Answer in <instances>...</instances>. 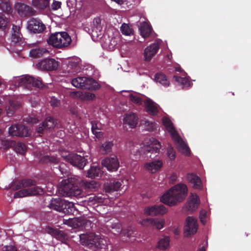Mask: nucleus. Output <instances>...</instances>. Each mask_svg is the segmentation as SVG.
<instances>
[{"label":"nucleus","instance_id":"obj_1","mask_svg":"<svg viewBox=\"0 0 251 251\" xmlns=\"http://www.w3.org/2000/svg\"><path fill=\"white\" fill-rule=\"evenodd\" d=\"M187 193L188 188L185 184H177L164 194L160 198V201L168 205L173 206L184 200L187 196Z\"/></svg>","mask_w":251,"mask_h":251},{"label":"nucleus","instance_id":"obj_2","mask_svg":"<svg viewBox=\"0 0 251 251\" xmlns=\"http://www.w3.org/2000/svg\"><path fill=\"white\" fill-rule=\"evenodd\" d=\"M79 241L82 246L92 251L105 248L107 245L105 239L94 232L81 234L79 235Z\"/></svg>","mask_w":251,"mask_h":251},{"label":"nucleus","instance_id":"obj_3","mask_svg":"<svg viewBox=\"0 0 251 251\" xmlns=\"http://www.w3.org/2000/svg\"><path fill=\"white\" fill-rule=\"evenodd\" d=\"M59 192L64 196H76L80 194L81 190L77 180L75 178H69L62 181L59 187Z\"/></svg>","mask_w":251,"mask_h":251},{"label":"nucleus","instance_id":"obj_4","mask_svg":"<svg viewBox=\"0 0 251 251\" xmlns=\"http://www.w3.org/2000/svg\"><path fill=\"white\" fill-rule=\"evenodd\" d=\"M47 42L54 48L63 49L71 44L72 39L66 32H55L51 34Z\"/></svg>","mask_w":251,"mask_h":251},{"label":"nucleus","instance_id":"obj_5","mask_svg":"<svg viewBox=\"0 0 251 251\" xmlns=\"http://www.w3.org/2000/svg\"><path fill=\"white\" fill-rule=\"evenodd\" d=\"M18 85L31 89L32 87L42 88L43 83L40 78H35L32 76L25 75L18 80Z\"/></svg>","mask_w":251,"mask_h":251},{"label":"nucleus","instance_id":"obj_6","mask_svg":"<svg viewBox=\"0 0 251 251\" xmlns=\"http://www.w3.org/2000/svg\"><path fill=\"white\" fill-rule=\"evenodd\" d=\"M72 206H73V204L67 202L60 198H52L48 206L56 211L66 213L68 212L67 209L70 208Z\"/></svg>","mask_w":251,"mask_h":251},{"label":"nucleus","instance_id":"obj_7","mask_svg":"<svg viewBox=\"0 0 251 251\" xmlns=\"http://www.w3.org/2000/svg\"><path fill=\"white\" fill-rule=\"evenodd\" d=\"M64 159L66 161L80 169H82L87 162L84 157L73 153L68 154L64 157Z\"/></svg>","mask_w":251,"mask_h":251},{"label":"nucleus","instance_id":"obj_8","mask_svg":"<svg viewBox=\"0 0 251 251\" xmlns=\"http://www.w3.org/2000/svg\"><path fill=\"white\" fill-rule=\"evenodd\" d=\"M9 134L12 136L27 137L30 135L27 127L22 125H13L8 129Z\"/></svg>","mask_w":251,"mask_h":251},{"label":"nucleus","instance_id":"obj_9","mask_svg":"<svg viewBox=\"0 0 251 251\" xmlns=\"http://www.w3.org/2000/svg\"><path fill=\"white\" fill-rule=\"evenodd\" d=\"M27 28L31 32L40 33L44 31L46 26L40 19L32 18L27 22Z\"/></svg>","mask_w":251,"mask_h":251},{"label":"nucleus","instance_id":"obj_10","mask_svg":"<svg viewBox=\"0 0 251 251\" xmlns=\"http://www.w3.org/2000/svg\"><path fill=\"white\" fill-rule=\"evenodd\" d=\"M58 66V62L51 58L44 59L38 64V66L40 69L48 71L56 70Z\"/></svg>","mask_w":251,"mask_h":251},{"label":"nucleus","instance_id":"obj_11","mask_svg":"<svg viewBox=\"0 0 251 251\" xmlns=\"http://www.w3.org/2000/svg\"><path fill=\"white\" fill-rule=\"evenodd\" d=\"M15 8L21 17H30L35 13V11L31 6L24 3H16Z\"/></svg>","mask_w":251,"mask_h":251},{"label":"nucleus","instance_id":"obj_12","mask_svg":"<svg viewBox=\"0 0 251 251\" xmlns=\"http://www.w3.org/2000/svg\"><path fill=\"white\" fill-rule=\"evenodd\" d=\"M160 148V143L157 140H153L150 145L145 147L144 151L148 157L153 158L157 156L156 154L159 153Z\"/></svg>","mask_w":251,"mask_h":251},{"label":"nucleus","instance_id":"obj_13","mask_svg":"<svg viewBox=\"0 0 251 251\" xmlns=\"http://www.w3.org/2000/svg\"><path fill=\"white\" fill-rule=\"evenodd\" d=\"M167 211L166 208L163 204L153 205L145 208V213L150 216L163 215Z\"/></svg>","mask_w":251,"mask_h":251},{"label":"nucleus","instance_id":"obj_14","mask_svg":"<svg viewBox=\"0 0 251 251\" xmlns=\"http://www.w3.org/2000/svg\"><path fill=\"white\" fill-rule=\"evenodd\" d=\"M160 48L158 43L155 42L151 44L145 48L144 52V60L146 61H150L152 58L156 54Z\"/></svg>","mask_w":251,"mask_h":251},{"label":"nucleus","instance_id":"obj_15","mask_svg":"<svg viewBox=\"0 0 251 251\" xmlns=\"http://www.w3.org/2000/svg\"><path fill=\"white\" fill-rule=\"evenodd\" d=\"M186 225L185 226L184 231L188 235L194 234L198 229L197 220L192 217H188L186 220Z\"/></svg>","mask_w":251,"mask_h":251},{"label":"nucleus","instance_id":"obj_16","mask_svg":"<svg viewBox=\"0 0 251 251\" xmlns=\"http://www.w3.org/2000/svg\"><path fill=\"white\" fill-rule=\"evenodd\" d=\"M102 164L111 171H116L119 166V162L117 157L114 155L103 159Z\"/></svg>","mask_w":251,"mask_h":251},{"label":"nucleus","instance_id":"obj_17","mask_svg":"<svg viewBox=\"0 0 251 251\" xmlns=\"http://www.w3.org/2000/svg\"><path fill=\"white\" fill-rule=\"evenodd\" d=\"M144 106L146 111L151 115H156L159 112V105L151 99L148 98L144 101Z\"/></svg>","mask_w":251,"mask_h":251},{"label":"nucleus","instance_id":"obj_18","mask_svg":"<svg viewBox=\"0 0 251 251\" xmlns=\"http://www.w3.org/2000/svg\"><path fill=\"white\" fill-rule=\"evenodd\" d=\"M163 124L168 132L171 135L172 137L176 140H178L179 139L178 134L171 120L166 117L164 118L163 119Z\"/></svg>","mask_w":251,"mask_h":251},{"label":"nucleus","instance_id":"obj_19","mask_svg":"<svg viewBox=\"0 0 251 251\" xmlns=\"http://www.w3.org/2000/svg\"><path fill=\"white\" fill-rule=\"evenodd\" d=\"M162 166V161L160 160H157L146 163L144 167L149 172L154 174L159 171Z\"/></svg>","mask_w":251,"mask_h":251},{"label":"nucleus","instance_id":"obj_20","mask_svg":"<svg viewBox=\"0 0 251 251\" xmlns=\"http://www.w3.org/2000/svg\"><path fill=\"white\" fill-rule=\"evenodd\" d=\"M122 185L119 181L111 179L104 184V189L106 193H111L118 191Z\"/></svg>","mask_w":251,"mask_h":251},{"label":"nucleus","instance_id":"obj_21","mask_svg":"<svg viewBox=\"0 0 251 251\" xmlns=\"http://www.w3.org/2000/svg\"><path fill=\"white\" fill-rule=\"evenodd\" d=\"M47 232L52 236L61 242L66 241L68 238L67 234L64 231L50 227L47 228Z\"/></svg>","mask_w":251,"mask_h":251},{"label":"nucleus","instance_id":"obj_22","mask_svg":"<svg viewBox=\"0 0 251 251\" xmlns=\"http://www.w3.org/2000/svg\"><path fill=\"white\" fill-rule=\"evenodd\" d=\"M138 118L134 113L126 114L124 119V124L128 125L129 127L133 128L136 126Z\"/></svg>","mask_w":251,"mask_h":251},{"label":"nucleus","instance_id":"obj_23","mask_svg":"<svg viewBox=\"0 0 251 251\" xmlns=\"http://www.w3.org/2000/svg\"><path fill=\"white\" fill-rule=\"evenodd\" d=\"M83 89L90 90H97L100 88V85L93 78L85 77Z\"/></svg>","mask_w":251,"mask_h":251},{"label":"nucleus","instance_id":"obj_24","mask_svg":"<svg viewBox=\"0 0 251 251\" xmlns=\"http://www.w3.org/2000/svg\"><path fill=\"white\" fill-rule=\"evenodd\" d=\"M59 159L54 155H46L40 159V162L42 164L55 165L59 164Z\"/></svg>","mask_w":251,"mask_h":251},{"label":"nucleus","instance_id":"obj_25","mask_svg":"<svg viewBox=\"0 0 251 251\" xmlns=\"http://www.w3.org/2000/svg\"><path fill=\"white\" fill-rule=\"evenodd\" d=\"M187 179L188 181L193 185V187L196 189H200L201 187V182L200 178L194 174L187 175Z\"/></svg>","mask_w":251,"mask_h":251},{"label":"nucleus","instance_id":"obj_26","mask_svg":"<svg viewBox=\"0 0 251 251\" xmlns=\"http://www.w3.org/2000/svg\"><path fill=\"white\" fill-rule=\"evenodd\" d=\"M200 203L199 199L197 195H192L191 200L186 204L187 209L189 211H194L198 207Z\"/></svg>","mask_w":251,"mask_h":251},{"label":"nucleus","instance_id":"obj_27","mask_svg":"<svg viewBox=\"0 0 251 251\" xmlns=\"http://www.w3.org/2000/svg\"><path fill=\"white\" fill-rule=\"evenodd\" d=\"M32 5L37 9L45 10L50 7V0H32Z\"/></svg>","mask_w":251,"mask_h":251},{"label":"nucleus","instance_id":"obj_28","mask_svg":"<svg viewBox=\"0 0 251 251\" xmlns=\"http://www.w3.org/2000/svg\"><path fill=\"white\" fill-rule=\"evenodd\" d=\"M139 29L141 35L144 38L148 37L151 32V27L147 22L141 23Z\"/></svg>","mask_w":251,"mask_h":251},{"label":"nucleus","instance_id":"obj_29","mask_svg":"<svg viewBox=\"0 0 251 251\" xmlns=\"http://www.w3.org/2000/svg\"><path fill=\"white\" fill-rule=\"evenodd\" d=\"M12 31L13 33L11 36L12 42L15 43L20 42L22 37V35L20 32V27L13 25L12 26Z\"/></svg>","mask_w":251,"mask_h":251},{"label":"nucleus","instance_id":"obj_30","mask_svg":"<svg viewBox=\"0 0 251 251\" xmlns=\"http://www.w3.org/2000/svg\"><path fill=\"white\" fill-rule=\"evenodd\" d=\"M49 53L47 50L43 48H38L30 50L29 54L31 57L38 58Z\"/></svg>","mask_w":251,"mask_h":251},{"label":"nucleus","instance_id":"obj_31","mask_svg":"<svg viewBox=\"0 0 251 251\" xmlns=\"http://www.w3.org/2000/svg\"><path fill=\"white\" fill-rule=\"evenodd\" d=\"M102 171L98 166H92L88 170L87 176L91 178H96L101 176Z\"/></svg>","mask_w":251,"mask_h":251},{"label":"nucleus","instance_id":"obj_32","mask_svg":"<svg viewBox=\"0 0 251 251\" xmlns=\"http://www.w3.org/2000/svg\"><path fill=\"white\" fill-rule=\"evenodd\" d=\"M154 80L165 87L169 86L170 81L167 78L166 76L162 73H157L154 75Z\"/></svg>","mask_w":251,"mask_h":251},{"label":"nucleus","instance_id":"obj_33","mask_svg":"<svg viewBox=\"0 0 251 251\" xmlns=\"http://www.w3.org/2000/svg\"><path fill=\"white\" fill-rule=\"evenodd\" d=\"M83 185L85 189H87L91 191H96L100 187L99 183L94 180H86L83 182Z\"/></svg>","mask_w":251,"mask_h":251},{"label":"nucleus","instance_id":"obj_34","mask_svg":"<svg viewBox=\"0 0 251 251\" xmlns=\"http://www.w3.org/2000/svg\"><path fill=\"white\" fill-rule=\"evenodd\" d=\"M113 146L112 142L106 141L100 146V151L103 154L108 153L111 151Z\"/></svg>","mask_w":251,"mask_h":251},{"label":"nucleus","instance_id":"obj_35","mask_svg":"<svg viewBox=\"0 0 251 251\" xmlns=\"http://www.w3.org/2000/svg\"><path fill=\"white\" fill-rule=\"evenodd\" d=\"M42 123L44 128L48 130L53 128L57 123L52 117H48Z\"/></svg>","mask_w":251,"mask_h":251},{"label":"nucleus","instance_id":"obj_36","mask_svg":"<svg viewBox=\"0 0 251 251\" xmlns=\"http://www.w3.org/2000/svg\"><path fill=\"white\" fill-rule=\"evenodd\" d=\"M107 199V196L102 194H98L97 195L89 198V201L93 204L102 203L104 200Z\"/></svg>","mask_w":251,"mask_h":251},{"label":"nucleus","instance_id":"obj_37","mask_svg":"<svg viewBox=\"0 0 251 251\" xmlns=\"http://www.w3.org/2000/svg\"><path fill=\"white\" fill-rule=\"evenodd\" d=\"M170 242V237L169 236H165L158 241L157 247L161 250H165L169 247Z\"/></svg>","mask_w":251,"mask_h":251},{"label":"nucleus","instance_id":"obj_38","mask_svg":"<svg viewBox=\"0 0 251 251\" xmlns=\"http://www.w3.org/2000/svg\"><path fill=\"white\" fill-rule=\"evenodd\" d=\"M33 186L31 188L26 189L28 193V196L39 195L44 193V191L42 187L35 185Z\"/></svg>","mask_w":251,"mask_h":251},{"label":"nucleus","instance_id":"obj_39","mask_svg":"<svg viewBox=\"0 0 251 251\" xmlns=\"http://www.w3.org/2000/svg\"><path fill=\"white\" fill-rule=\"evenodd\" d=\"M10 106L6 108V113L8 116L12 115L13 114L15 110L17 109L20 106V104L14 100H9Z\"/></svg>","mask_w":251,"mask_h":251},{"label":"nucleus","instance_id":"obj_40","mask_svg":"<svg viewBox=\"0 0 251 251\" xmlns=\"http://www.w3.org/2000/svg\"><path fill=\"white\" fill-rule=\"evenodd\" d=\"M14 150L18 153L21 154H24L26 152V148L25 145L21 142L16 143L13 147Z\"/></svg>","mask_w":251,"mask_h":251},{"label":"nucleus","instance_id":"obj_41","mask_svg":"<svg viewBox=\"0 0 251 251\" xmlns=\"http://www.w3.org/2000/svg\"><path fill=\"white\" fill-rule=\"evenodd\" d=\"M85 77H77L72 80V85L78 88L83 89Z\"/></svg>","mask_w":251,"mask_h":251},{"label":"nucleus","instance_id":"obj_42","mask_svg":"<svg viewBox=\"0 0 251 251\" xmlns=\"http://www.w3.org/2000/svg\"><path fill=\"white\" fill-rule=\"evenodd\" d=\"M78 70L79 65L78 62L74 61H71L69 62L67 67V70L68 73H76Z\"/></svg>","mask_w":251,"mask_h":251},{"label":"nucleus","instance_id":"obj_43","mask_svg":"<svg viewBox=\"0 0 251 251\" xmlns=\"http://www.w3.org/2000/svg\"><path fill=\"white\" fill-rule=\"evenodd\" d=\"M23 188L22 180H16L11 182L8 187H6V189H11L13 191L18 190Z\"/></svg>","mask_w":251,"mask_h":251},{"label":"nucleus","instance_id":"obj_44","mask_svg":"<svg viewBox=\"0 0 251 251\" xmlns=\"http://www.w3.org/2000/svg\"><path fill=\"white\" fill-rule=\"evenodd\" d=\"M0 9L4 12H10L11 6L9 0H0Z\"/></svg>","mask_w":251,"mask_h":251},{"label":"nucleus","instance_id":"obj_45","mask_svg":"<svg viewBox=\"0 0 251 251\" xmlns=\"http://www.w3.org/2000/svg\"><path fill=\"white\" fill-rule=\"evenodd\" d=\"M152 222V226L155 227L157 229H161L164 226L165 220L164 219H153Z\"/></svg>","mask_w":251,"mask_h":251},{"label":"nucleus","instance_id":"obj_46","mask_svg":"<svg viewBox=\"0 0 251 251\" xmlns=\"http://www.w3.org/2000/svg\"><path fill=\"white\" fill-rule=\"evenodd\" d=\"M174 77L176 82L180 83L183 86H189L190 85L189 80L186 77H182L178 76H174Z\"/></svg>","mask_w":251,"mask_h":251},{"label":"nucleus","instance_id":"obj_47","mask_svg":"<svg viewBox=\"0 0 251 251\" xmlns=\"http://www.w3.org/2000/svg\"><path fill=\"white\" fill-rule=\"evenodd\" d=\"M1 145L5 150H8L9 148H13L15 145V141L8 140H3L1 142Z\"/></svg>","mask_w":251,"mask_h":251},{"label":"nucleus","instance_id":"obj_48","mask_svg":"<svg viewBox=\"0 0 251 251\" xmlns=\"http://www.w3.org/2000/svg\"><path fill=\"white\" fill-rule=\"evenodd\" d=\"M23 185V188H28L32 186H35L36 181L35 180L31 179H25L21 180Z\"/></svg>","mask_w":251,"mask_h":251},{"label":"nucleus","instance_id":"obj_49","mask_svg":"<svg viewBox=\"0 0 251 251\" xmlns=\"http://www.w3.org/2000/svg\"><path fill=\"white\" fill-rule=\"evenodd\" d=\"M8 22V19L5 15L0 13V29L5 28Z\"/></svg>","mask_w":251,"mask_h":251},{"label":"nucleus","instance_id":"obj_50","mask_svg":"<svg viewBox=\"0 0 251 251\" xmlns=\"http://www.w3.org/2000/svg\"><path fill=\"white\" fill-rule=\"evenodd\" d=\"M121 30L123 34L129 35L132 33L131 29L128 25L126 24H123L121 27Z\"/></svg>","mask_w":251,"mask_h":251},{"label":"nucleus","instance_id":"obj_51","mask_svg":"<svg viewBox=\"0 0 251 251\" xmlns=\"http://www.w3.org/2000/svg\"><path fill=\"white\" fill-rule=\"evenodd\" d=\"M28 193L26 189H24L22 190H20L18 192H16L14 193V198H23L24 197L28 196Z\"/></svg>","mask_w":251,"mask_h":251},{"label":"nucleus","instance_id":"obj_52","mask_svg":"<svg viewBox=\"0 0 251 251\" xmlns=\"http://www.w3.org/2000/svg\"><path fill=\"white\" fill-rule=\"evenodd\" d=\"M130 100L133 103L138 105H142L143 103V100L141 98L137 96L131 94L129 96Z\"/></svg>","mask_w":251,"mask_h":251},{"label":"nucleus","instance_id":"obj_53","mask_svg":"<svg viewBox=\"0 0 251 251\" xmlns=\"http://www.w3.org/2000/svg\"><path fill=\"white\" fill-rule=\"evenodd\" d=\"M167 155L171 160L176 158V151L172 146H169L167 148Z\"/></svg>","mask_w":251,"mask_h":251},{"label":"nucleus","instance_id":"obj_54","mask_svg":"<svg viewBox=\"0 0 251 251\" xmlns=\"http://www.w3.org/2000/svg\"><path fill=\"white\" fill-rule=\"evenodd\" d=\"M61 5V2L54 0L51 6H50V7H48V8H49L50 10L55 11L60 8Z\"/></svg>","mask_w":251,"mask_h":251},{"label":"nucleus","instance_id":"obj_55","mask_svg":"<svg viewBox=\"0 0 251 251\" xmlns=\"http://www.w3.org/2000/svg\"><path fill=\"white\" fill-rule=\"evenodd\" d=\"M153 218H146L143 219L140 224L145 226H152Z\"/></svg>","mask_w":251,"mask_h":251},{"label":"nucleus","instance_id":"obj_56","mask_svg":"<svg viewBox=\"0 0 251 251\" xmlns=\"http://www.w3.org/2000/svg\"><path fill=\"white\" fill-rule=\"evenodd\" d=\"M91 130L92 132L96 131L97 130H100V128L98 126V123L96 121H91Z\"/></svg>","mask_w":251,"mask_h":251},{"label":"nucleus","instance_id":"obj_57","mask_svg":"<svg viewBox=\"0 0 251 251\" xmlns=\"http://www.w3.org/2000/svg\"><path fill=\"white\" fill-rule=\"evenodd\" d=\"M95 97V94L90 92L85 93L84 96V99L87 100H93Z\"/></svg>","mask_w":251,"mask_h":251},{"label":"nucleus","instance_id":"obj_58","mask_svg":"<svg viewBox=\"0 0 251 251\" xmlns=\"http://www.w3.org/2000/svg\"><path fill=\"white\" fill-rule=\"evenodd\" d=\"M3 251H17V250L14 246H6L3 248Z\"/></svg>","mask_w":251,"mask_h":251},{"label":"nucleus","instance_id":"obj_59","mask_svg":"<svg viewBox=\"0 0 251 251\" xmlns=\"http://www.w3.org/2000/svg\"><path fill=\"white\" fill-rule=\"evenodd\" d=\"M59 101L54 98H52L51 99V100H50V104L51 105L53 106H58L59 104Z\"/></svg>","mask_w":251,"mask_h":251},{"label":"nucleus","instance_id":"obj_60","mask_svg":"<svg viewBox=\"0 0 251 251\" xmlns=\"http://www.w3.org/2000/svg\"><path fill=\"white\" fill-rule=\"evenodd\" d=\"M206 213L205 211H201L200 214V218L201 220V221L203 224L204 223V220L206 218Z\"/></svg>","mask_w":251,"mask_h":251},{"label":"nucleus","instance_id":"obj_61","mask_svg":"<svg viewBox=\"0 0 251 251\" xmlns=\"http://www.w3.org/2000/svg\"><path fill=\"white\" fill-rule=\"evenodd\" d=\"M181 148L185 150L184 153H185V155L188 156L190 154V150L188 147L186 145H182Z\"/></svg>","mask_w":251,"mask_h":251},{"label":"nucleus","instance_id":"obj_62","mask_svg":"<svg viewBox=\"0 0 251 251\" xmlns=\"http://www.w3.org/2000/svg\"><path fill=\"white\" fill-rule=\"evenodd\" d=\"M133 229L131 227H128L126 234L127 237H131L133 236Z\"/></svg>","mask_w":251,"mask_h":251},{"label":"nucleus","instance_id":"obj_63","mask_svg":"<svg viewBox=\"0 0 251 251\" xmlns=\"http://www.w3.org/2000/svg\"><path fill=\"white\" fill-rule=\"evenodd\" d=\"M92 133L98 139L101 138L103 136V132H102L101 131H96L92 132Z\"/></svg>","mask_w":251,"mask_h":251},{"label":"nucleus","instance_id":"obj_64","mask_svg":"<svg viewBox=\"0 0 251 251\" xmlns=\"http://www.w3.org/2000/svg\"><path fill=\"white\" fill-rule=\"evenodd\" d=\"M170 181L172 183H174L175 182H176V179H177V176H176V174H173L170 176Z\"/></svg>","mask_w":251,"mask_h":251}]
</instances>
